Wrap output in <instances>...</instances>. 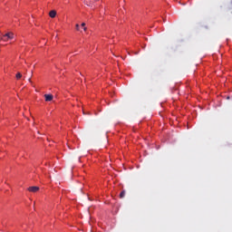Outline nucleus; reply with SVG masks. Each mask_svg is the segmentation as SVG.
I'll list each match as a JSON object with an SVG mask.
<instances>
[{"label": "nucleus", "mask_w": 232, "mask_h": 232, "mask_svg": "<svg viewBox=\"0 0 232 232\" xmlns=\"http://www.w3.org/2000/svg\"><path fill=\"white\" fill-rule=\"evenodd\" d=\"M83 31L86 32L87 31V27H83Z\"/></svg>", "instance_id": "10"}, {"label": "nucleus", "mask_w": 232, "mask_h": 232, "mask_svg": "<svg viewBox=\"0 0 232 232\" xmlns=\"http://www.w3.org/2000/svg\"><path fill=\"white\" fill-rule=\"evenodd\" d=\"M27 190H29V192H32V193H36L40 190V188L38 186H31L27 188Z\"/></svg>", "instance_id": "2"}, {"label": "nucleus", "mask_w": 232, "mask_h": 232, "mask_svg": "<svg viewBox=\"0 0 232 232\" xmlns=\"http://www.w3.org/2000/svg\"><path fill=\"white\" fill-rule=\"evenodd\" d=\"M85 5H86L87 6H90V5H91V3H90L88 0H85Z\"/></svg>", "instance_id": "8"}, {"label": "nucleus", "mask_w": 232, "mask_h": 232, "mask_svg": "<svg viewBox=\"0 0 232 232\" xmlns=\"http://www.w3.org/2000/svg\"><path fill=\"white\" fill-rule=\"evenodd\" d=\"M14 37V33L9 32V33H7V34H5L3 35L2 40H3L4 42H7V41H9V40H13Z\"/></svg>", "instance_id": "1"}, {"label": "nucleus", "mask_w": 232, "mask_h": 232, "mask_svg": "<svg viewBox=\"0 0 232 232\" xmlns=\"http://www.w3.org/2000/svg\"><path fill=\"white\" fill-rule=\"evenodd\" d=\"M44 97H45V102H52L53 100V94H45V95H44Z\"/></svg>", "instance_id": "3"}, {"label": "nucleus", "mask_w": 232, "mask_h": 232, "mask_svg": "<svg viewBox=\"0 0 232 232\" xmlns=\"http://www.w3.org/2000/svg\"><path fill=\"white\" fill-rule=\"evenodd\" d=\"M23 77L21 72H16V80H20Z\"/></svg>", "instance_id": "6"}, {"label": "nucleus", "mask_w": 232, "mask_h": 232, "mask_svg": "<svg viewBox=\"0 0 232 232\" xmlns=\"http://www.w3.org/2000/svg\"><path fill=\"white\" fill-rule=\"evenodd\" d=\"M85 25H86L85 23H82V24H81V26H82V27H85Z\"/></svg>", "instance_id": "9"}, {"label": "nucleus", "mask_w": 232, "mask_h": 232, "mask_svg": "<svg viewBox=\"0 0 232 232\" xmlns=\"http://www.w3.org/2000/svg\"><path fill=\"white\" fill-rule=\"evenodd\" d=\"M2 38L0 37V42H1Z\"/></svg>", "instance_id": "12"}, {"label": "nucleus", "mask_w": 232, "mask_h": 232, "mask_svg": "<svg viewBox=\"0 0 232 232\" xmlns=\"http://www.w3.org/2000/svg\"><path fill=\"white\" fill-rule=\"evenodd\" d=\"M57 15V12L55 10H52L51 12H49V17L51 18H55Z\"/></svg>", "instance_id": "4"}, {"label": "nucleus", "mask_w": 232, "mask_h": 232, "mask_svg": "<svg viewBox=\"0 0 232 232\" xmlns=\"http://www.w3.org/2000/svg\"><path fill=\"white\" fill-rule=\"evenodd\" d=\"M125 195H126L125 190H122V191H121V193H120V198H123L125 197Z\"/></svg>", "instance_id": "5"}, {"label": "nucleus", "mask_w": 232, "mask_h": 232, "mask_svg": "<svg viewBox=\"0 0 232 232\" xmlns=\"http://www.w3.org/2000/svg\"><path fill=\"white\" fill-rule=\"evenodd\" d=\"M75 29H76V31H79L80 30V24H75Z\"/></svg>", "instance_id": "7"}, {"label": "nucleus", "mask_w": 232, "mask_h": 232, "mask_svg": "<svg viewBox=\"0 0 232 232\" xmlns=\"http://www.w3.org/2000/svg\"><path fill=\"white\" fill-rule=\"evenodd\" d=\"M29 82H31V79L29 78Z\"/></svg>", "instance_id": "11"}]
</instances>
